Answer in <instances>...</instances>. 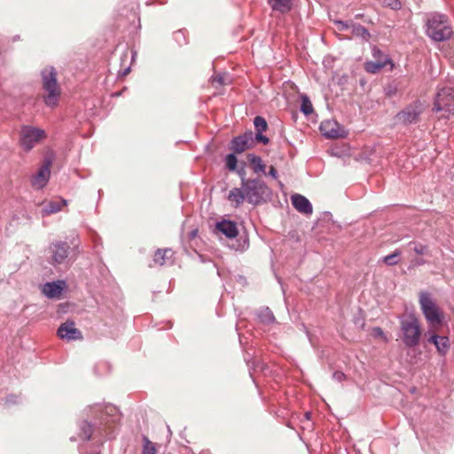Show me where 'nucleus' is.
Here are the masks:
<instances>
[{"label":"nucleus","instance_id":"9b49d317","mask_svg":"<svg viewBox=\"0 0 454 454\" xmlns=\"http://www.w3.org/2000/svg\"><path fill=\"white\" fill-rule=\"evenodd\" d=\"M52 164V157L45 156L43 164L39 168L37 174L32 179V184L37 189L44 187L49 181L51 175V166Z\"/></svg>","mask_w":454,"mask_h":454},{"label":"nucleus","instance_id":"423d86ee","mask_svg":"<svg viewBox=\"0 0 454 454\" xmlns=\"http://www.w3.org/2000/svg\"><path fill=\"white\" fill-rule=\"evenodd\" d=\"M433 111L441 113L439 118L448 119L450 114H454V89L451 87H443L436 94Z\"/></svg>","mask_w":454,"mask_h":454},{"label":"nucleus","instance_id":"ddd939ff","mask_svg":"<svg viewBox=\"0 0 454 454\" xmlns=\"http://www.w3.org/2000/svg\"><path fill=\"white\" fill-rule=\"evenodd\" d=\"M58 335L61 339L67 340H82V334L81 331L74 327L73 321H67L63 323L58 329Z\"/></svg>","mask_w":454,"mask_h":454},{"label":"nucleus","instance_id":"0eeeda50","mask_svg":"<svg viewBox=\"0 0 454 454\" xmlns=\"http://www.w3.org/2000/svg\"><path fill=\"white\" fill-rule=\"evenodd\" d=\"M45 137L46 133L43 129L28 125L22 126L20 132V145L26 152H29Z\"/></svg>","mask_w":454,"mask_h":454},{"label":"nucleus","instance_id":"a878e982","mask_svg":"<svg viewBox=\"0 0 454 454\" xmlns=\"http://www.w3.org/2000/svg\"><path fill=\"white\" fill-rule=\"evenodd\" d=\"M258 317L263 324L270 325L275 321V317L269 308L262 309L258 312Z\"/></svg>","mask_w":454,"mask_h":454},{"label":"nucleus","instance_id":"6e6552de","mask_svg":"<svg viewBox=\"0 0 454 454\" xmlns=\"http://www.w3.org/2000/svg\"><path fill=\"white\" fill-rule=\"evenodd\" d=\"M419 304L421 310L429 324L435 325L442 323V313L440 309L433 301L429 293H420Z\"/></svg>","mask_w":454,"mask_h":454},{"label":"nucleus","instance_id":"5701e85b","mask_svg":"<svg viewBox=\"0 0 454 454\" xmlns=\"http://www.w3.org/2000/svg\"><path fill=\"white\" fill-rule=\"evenodd\" d=\"M67 205V200H56L50 201L47 205L44 206L43 208V215H51L53 213H57L61 208Z\"/></svg>","mask_w":454,"mask_h":454},{"label":"nucleus","instance_id":"c756f323","mask_svg":"<svg viewBox=\"0 0 454 454\" xmlns=\"http://www.w3.org/2000/svg\"><path fill=\"white\" fill-rule=\"evenodd\" d=\"M254 125L256 130V133H262L267 130L268 124L266 120L262 116H256L254 119Z\"/></svg>","mask_w":454,"mask_h":454},{"label":"nucleus","instance_id":"20e7f679","mask_svg":"<svg viewBox=\"0 0 454 454\" xmlns=\"http://www.w3.org/2000/svg\"><path fill=\"white\" fill-rule=\"evenodd\" d=\"M400 338L407 348H414L419 344L421 338V327L419 319L409 315L400 321Z\"/></svg>","mask_w":454,"mask_h":454},{"label":"nucleus","instance_id":"58836bf2","mask_svg":"<svg viewBox=\"0 0 454 454\" xmlns=\"http://www.w3.org/2000/svg\"><path fill=\"white\" fill-rule=\"evenodd\" d=\"M268 174H269V176H270L274 179H276L278 177V172H277L276 168L273 166L270 167V170H269Z\"/></svg>","mask_w":454,"mask_h":454},{"label":"nucleus","instance_id":"4be33fe9","mask_svg":"<svg viewBox=\"0 0 454 454\" xmlns=\"http://www.w3.org/2000/svg\"><path fill=\"white\" fill-rule=\"evenodd\" d=\"M247 160L251 165V168H253L254 173H263L265 174V168L266 166L262 162L261 157L249 153L247 154Z\"/></svg>","mask_w":454,"mask_h":454},{"label":"nucleus","instance_id":"6ab92c4d","mask_svg":"<svg viewBox=\"0 0 454 454\" xmlns=\"http://www.w3.org/2000/svg\"><path fill=\"white\" fill-rule=\"evenodd\" d=\"M78 437L82 441H90L94 432L93 426L87 420H82L79 425Z\"/></svg>","mask_w":454,"mask_h":454},{"label":"nucleus","instance_id":"ea45409f","mask_svg":"<svg viewBox=\"0 0 454 454\" xmlns=\"http://www.w3.org/2000/svg\"><path fill=\"white\" fill-rule=\"evenodd\" d=\"M440 336L439 335H436V334H434L432 335L429 339H428V342H431L433 343L434 345L436 344V342L438 341Z\"/></svg>","mask_w":454,"mask_h":454},{"label":"nucleus","instance_id":"2eb2a0df","mask_svg":"<svg viewBox=\"0 0 454 454\" xmlns=\"http://www.w3.org/2000/svg\"><path fill=\"white\" fill-rule=\"evenodd\" d=\"M65 286L66 283L62 280L47 282L43 286L42 293L48 298H58L60 296Z\"/></svg>","mask_w":454,"mask_h":454},{"label":"nucleus","instance_id":"72a5a7b5","mask_svg":"<svg viewBox=\"0 0 454 454\" xmlns=\"http://www.w3.org/2000/svg\"><path fill=\"white\" fill-rule=\"evenodd\" d=\"M351 23H353L352 21H342V20H337L335 22L336 26H337V28L340 30V31H343V30H351Z\"/></svg>","mask_w":454,"mask_h":454},{"label":"nucleus","instance_id":"a18cd8bd","mask_svg":"<svg viewBox=\"0 0 454 454\" xmlns=\"http://www.w3.org/2000/svg\"><path fill=\"white\" fill-rule=\"evenodd\" d=\"M217 81H218L220 83H223V79H222V77H219Z\"/></svg>","mask_w":454,"mask_h":454},{"label":"nucleus","instance_id":"412c9836","mask_svg":"<svg viewBox=\"0 0 454 454\" xmlns=\"http://www.w3.org/2000/svg\"><path fill=\"white\" fill-rule=\"evenodd\" d=\"M350 33L353 36L361 38L364 42H368L371 38V34L368 29L360 24L351 23Z\"/></svg>","mask_w":454,"mask_h":454},{"label":"nucleus","instance_id":"f3484780","mask_svg":"<svg viewBox=\"0 0 454 454\" xmlns=\"http://www.w3.org/2000/svg\"><path fill=\"white\" fill-rule=\"evenodd\" d=\"M174 252L172 249H158L153 255V262L155 265L162 266L168 262L172 263Z\"/></svg>","mask_w":454,"mask_h":454},{"label":"nucleus","instance_id":"49530a36","mask_svg":"<svg viewBox=\"0 0 454 454\" xmlns=\"http://www.w3.org/2000/svg\"><path fill=\"white\" fill-rule=\"evenodd\" d=\"M101 419H103V416L101 417ZM104 421H105V424H107V423H108V422H107L106 420H105V419H104Z\"/></svg>","mask_w":454,"mask_h":454},{"label":"nucleus","instance_id":"7ed1b4c3","mask_svg":"<svg viewBox=\"0 0 454 454\" xmlns=\"http://www.w3.org/2000/svg\"><path fill=\"white\" fill-rule=\"evenodd\" d=\"M241 188L246 192L247 201L253 205L262 204L271 195L270 189L259 178H242Z\"/></svg>","mask_w":454,"mask_h":454},{"label":"nucleus","instance_id":"c9c22d12","mask_svg":"<svg viewBox=\"0 0 454 454\" xmlns=\"http://www.w3.org/2000/svg\"><path fill=\"white\" fill-rule=\"evenodd\" d=\"M372 334L375 338H382L385 341H387V339L380 327H373Z\"/></svg>","mask_w":454,"mask_h":454},{"label":"nucleus","instance_id":"e433bc0d","mask_svg":"<svg viewBox=\"0 0 454 454\" xmlns=\"http://www.w3.org/2000/svg\"><path fill=\"white\" fill-rule=\"evenodd\" d=\"M254 138V141L262 143L263 145H267L270 142V139L266 136L262 135V133H256Z\"/></svg>","mask_w":454,"mask_h":454},{"label":"nucleus","instance_id":"473e14b6","mask_svg":"<svg viewBox=\"0 0 454 454\" xmlns=\"http://www.w3.org/2000/svg\"><path fill=\"white\" fill-rule=\"evenodd\" d=\"M384 7H389L392 10H399L402 7L400 0H378Z\"/></svg>","mask_w":454,"mask_h":454},{"label":"nucleus","instance_id":"393cba45","mask_svg":"<svg viewBox=\"0 0 454 454\" xmlns=\"http://www.w3.org/2000/svg\"><path fill=\"white\" fill-rule=\"evenodd\" d=\"M389 60L386 59L384 61L381 60H376V61H368L365 63V70L368 73L375 74L379 72L380 69H382L387 62Z\"/></svg>","mask_w":454,"mask_h":454},{"label":"nucleus","instance_id":"a211bd4d","mask_svg":"<svg viewBox=\"0 0 454 454\" xmlns=\"http://www.w3.org/2000/svg\"><path fill=\"white\" fill-rule=\"evenodd\" d=\"M272 11L279 13H287L293 8V0H267Z\"/></svg>","mask_w":454,"mask_h":454},{"label":"nucleus","instance_id":"aec40b11","mask_svg":"<svg viewBox=\"0 0 454 454\" xmlns=\"http://www.w3.org/2000/svg\"><path fill=\"white\" fill-rule=\"evenodd\" d=\"M245 200H247V195L242 188H233L228 194V200L234 202L235 207H239Z\"/></svg>","mask_w":454,"mask_h":454},{"label":"nucleus","instance_id":"bb28decb","mask_svg":"<svg viewBox=\"0 0 454 454\" xmlns=\"http://www.w3.org/2000/svg\"><path fill=\"white\" fill-rule=\"evenodd\" d=\"M439 354L445 356L450 348L449 339L446 336H440L438 341L434 345Z\"/></svg>","mask_w":454,"mask_h":454},{"label":"nucleus","instance_id":"9d476101","mask_svg":"<svg viewBox=\"0 0 454 454\" xmlns=\"http://www.w3.org/2000/svg\"><path fill=\"white\" fill-rule=\"evenodd\" d=\"M320 131L326 138L336 139L345 137L346 130L337 121L333 120L324 121L320 124Z\"/></svg>","mask_w":454,"mask_h":454},{"label":"nucleus","instance_id":"f257e3e1","mask_svg":"<svg viewBox=\"0 0 454 454\" xmlns=\"http://www.w3.org/2000/svg\"><path fill=\"white\" fill-rule=\"evenodd\" d=\"M426 34L434 42H443L453 35L452 27L446 15L432 13L427 20Z\"/></svg>","mask_w":454,"mask_h":454},{"label":"nucleus","instance_id":"37998d69","mask_svg":"<svg viewBox=\"0 0 454 454\" xmlns=\"http://www.w3.org/2000/svg\"><path fill=\"white\" fill-rule=\"evenodd\" d=\"M380 53H381V52H380V50L373 49V55H374V57H376V56H377V54H380Z\"/></svg>","mask_w":454,"mask_h":454},{"label":"nucleus","instance_id":"c85d7f7f","mask_svg":"<svg viewBox=\"0 0 454 454\" xmlns=\"http://www.w3.org/2000/svg\"><path fill=\"white\" fill-rule=\"evenodd\" d=\"M313 106L311 104V101L306 95L301 96V111L305 115H309L313 113Z\"/></svg>","mask_w":454,"mask_h":454},{"label":"nucleus","instance_id":"7c9ffc66","mask_svg":"<svg viewBox=\"0 0 454 454\" xmlns=\"http://www.w3.org/2000/svg\"><path fill=\"white\" fill-rule=\"evenodd\" d=\"M233 152L225 156V165L230 171H235L237 169L238 160Z\"/></svg>","mask_w":454,"mask_h":454},{"label":"nucleus","instance_id":"cd10ccee","mask_svg":"<svg viewBox=\"0 0 454 454\" xmlns=\"http://www.w3.org/2000/svg\"><path fill=\"white\" fill-rule=\"evenodd\" d=\"M400 255H401V251L399 249H396L394 253L384 256L382 260L387 265L394 266L399 262Z\"/></svg>","mask_w":454,"mask_h":454},{"label":"nucleus","instance_id":"a19ab883","mask_svg":"<svg viewBox=\"0 0 454 454\" xmlns=\"http://www.w3.org/2000/svg\"><path fill=\"white\" fill-rule=\"evenodd\" d=\"M106 409L107 410V411H106L107 414H110V413L115 411V407L111 406V405L106 406Z\"/></svg>","mask_w":454,"mask_h":454},{"label":"nucleus","instance_id":"f03ea898","mask_svg":"<svg viewBox=\"0 0 454 454\" xmlns=\"http://www.w3.org/2000/svg\"><path fill=\"white\" fill-rule=\"evenodd\" d=\"M43 89L44 90L43 101L47 106L54 107L58 105L61 94L57 81V71L53 67H45L41 72Z\"/></svg>","mask_w":454,"mask_h":454},{"label":"nucleus","instance_id":"b1692460","mask_svg":"<svg viewBox=\"0 0 454 454\" xmlns=\"http://www.w3.org/2000/svg\"><path fill=\"white\" fill-rule=\"evenodd\" d=\"M408 247L412 250L416 254L427 255L429 254V247L418 241H411L408 243Z\"/></svg>","mask_w":454,"mask_h":454},{"label":"nucleus","instance_id":"f704fd0d","mask_svg":"<svg viewBox=\"0 0 454 454\" xmlns=\"http://www.w3.org/2000/svg\"><path fill=\"white\" fill-rule=\"evenodd\" d=\"M427 263V261L423 258L416 257L411 260L409 269L416 268Z\"/></svg>","mask_w":454,"mask_h":454},{"label":"nucleus","instance_id":"4c0bfd02","mask_svg":"<svg viewBox=\"0 0 454 454\" xmlns=\"http://www.w3.org/2000/svg\"><path fill=\"white\" fill-rule=\"evenodd\" d=\"M333 380L340 382L346 379V375L342 372L336 371L333 372Z\"/></svg>","mask_w":454,"mask_h":454},{"label":"nucleus","instance_id":"79ce46f5","mask_svg":"<svg viewBox=\"0 0 454 454\" xmlns=\"http://www.w3.org/2000/svg\"><path fill=\"white\" fill-rule=\"evenodd\" d=\"M238 174H239V176H240V179H241V180H242V178H246V177H245L246 173H245L244 168H241V169L238 170Z\"/></svg>","mask_w":454,"mask_h":454},{"label":"nucleus","instance_id":"1a4fd4ad","mask_svg":"<svg viewBox=\"0 0 454 454\" xmlns=\"http://www.w3.org/2000/svg\"><path fill=\"white\" fill-rule=\"evenodd\" d=\"M254 145V133L252 131H247L244 134L235 137L231 141L230 149L234 153H242L247 149H250Z\"/></svg>","mask_w":454,"mask_h":454},{"label":"nucleus","instance_id":"2f4dec72","mask_svg":"<svg viewBox=\"0 0 454 454\" xmlns=\"http://www.w3.org/2000/svg\"><path fill=\"white\" fill-rule=\"evenodd\" d=\"M143 454H156L155 444L144 437Z\"/></svg>","mask_w":454,"mask_h":454},{"label":"nucleus","instance_id":"4468645a","mask_svg":"<svg viewBox=\"0 0 454 454\" xmlns=\"http://www.w3.org/2000/svg\"><path fill=\"white\" fill-rule=\"evenodd\" d=\"M291 201L294 207L304 215H311L313 207L309 200L303 195L295 193L291 196Z\"/></svg>","mask_w":454,"mask_h":454},{"label":"nucleus","instance_id":"39448f33","mask_svg":"<svg viewBox=\"0 0 454 454\" xmlns=\"http://www.w3.org/2000/svg\"><path fill=\"white\" fill-rule=\"evenodd\" d=\"M425 112V106L420 100H415L399 111L394 117L395 123L410 126L418 124Z\"/></svg>","mask_w":454,"mask_h":454},{"label":"nucleus","instance_id":"f8f14e48","mask_svg":"<svg viewBox=\"0 0 454 454\" xmlns=\"http://www.w3.org/2000/svg\"><path fill=\"white\" fill-rule=\"evenodd\" d=\"M70 246L67 242L57 241L51 245L50 251L51 253L52 264H61L67 258Z\"/></svg>","mask_w":454,"mask_h":454},{"label":"nucleus","instance_id":"c03bdc74","mask_svg":"<svg viewBox=\"0 0 454 454\" xmlns=\"http://www.w3.org/2000/svg\"><path fill=\"white\" fill-rule=\"evenodd\" d=\"M70 441H71V442H74V441H76V438H75L74 436H71V437H70Z\"/></svg>","mask_w":454,"mask_h":454},{"label":"nucleus","instance_id":"dca6fc26","mask_svg":"<svg viewBox=\"0 0 454 454\" xmlns=\"http://www.w3.org/2000/svg\"><path fill=\"white\" fill-rule=\"evenodd\" d=\"M216 229L229 239L236 238L239 233L236 223L230 220L217 223Z\"/></svg>","mask_w":454,"mask_h":454}]
</instances>
